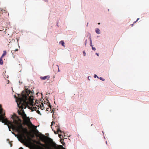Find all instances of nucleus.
Masks as SVG:
<instances>
[{
    "mask_svg": "<svg viewBox=\"0 0 149 149\" xmlns=\"http://www.w3.org/2000/svg\"><path fill=\"white\" fill-rule=\"evenodd\" d=\"M33 92L28 89L23 91L22 93V98H18L16 100L18 107L21 109L19 111H18V114L22 116L24 120V123L30 129L33 131L36 130V136L37 138V131L36 129V127L33 125L31 122L29 117L26 116V114L23 110L24 109H26L30 105H33Z\"/></svg>",
    "mask_w": 149,
    "mask_h": 149,
    "instance_id": "nucleus-1",
    "label": "nucleus"
},
{
    "mask_svg": "<svg viewBox=\"0 0 149 149\" xmlns=\"http://www.w3.org/2000/svg\"><path fill=\"white\" fill-rule=\"evenodd\" d=\"M0 121L1 120L3 123L7 125L10 131V129H12L13 130H15L19 133L22 134H24L26 131V129L24 128L21 123L17 120H14L13 124L7 120L6 117L5 113L3 112V109L1 105H0Z\"/></svg>",
    "mask_w": 149,
    "mask_h": 149,
    "instance_id": "nucleus-2",
    "label": "nucleus"
},
{
    "mask_svg": "<svg viewBox=\"0 0 149 149\" xmlns=\"http://www.w3.org/2000/svg\"><path fill=\"white\" fill-rule=\"evenodd\" d=\"M38 137L43 142L46 143L47 141L49 143H51L53 142L52 139L50 138H47L46 139V136L40 133L38 131Z\"/></svg>",
    "mask_w": 149,
    "mask_h": 149,
    "instance_id": "nucleus-3",
    "label": "nucleus"
},
{
    "mask_svg": "<svg viewBox=\"0 0 149 149\" xmlns=\"http://www.w3.org/2000/svg\"><path fill=\"white\" fill-rule=\"evenodd\" d=\"M50 148L47 144L40 143L38 139V149H49Z\"/></svg>",
    "mask_w": 149,
    "mask_h": 149,
    "instance_id": "nucleus-4",
    "label": "nucleus"
},
{
    "mask_svg": "<svg viewBox=\"0 0 149 149\" xmlns=\"http://www.w3.org/2000/svg\"><path fill=\"white\" fill-rule=\"evenodd\" d=\"M44 104L47 106L48 107H49L50 109L52 108V106L50 105V104L49 100L47 99L46 100L44 101Z\"/></svg>",
    "mask_w": 149,
    "mask_h": 149,
    "instance_id": "nucleus-5",
    "label": "nucleus"
},
{
    "mask_svg": "<svg viewBox=\"0 0 149 149\" xmlns=\"http://www.w3.org/2000/svg\"><path fill=\"white\" fill-rule=\"evenodd\" d=\"M44 106L43 103H40V102L39 103L38 102V109H39L40 107V109H41L42 110H43L44 108Z\"/></svg>",
    "mask_w": 149,
    "mask_h": 149,
    "instance_id": "nucleus-6",
    "label": "nucleus"
},
{
    "mask_svg": "<svg viewBox=\"0 0 149 149\" xmlns=\"http://www.w3.org/2000/svg\"><path fill=\"white\" fill-rule=\"evenodd\" d=\"M19 149H23V148L22 147H20ZM30 149H37V145H34L31 146Z\"/></svg>",
    "mask_w": 149,
    "mask_h": 149,
    "instance_id": "nucleus-7",
    "label": "nucleus"
},
{
    "mask_svg": "<svg viewBox=\"0 0 149 149\" xmlns=\"http://www.w3.org/2000/svg\"><path fill=\"white\" fill-rule=\"evenodd\" d=\"M50 78V77L49 75L45 76V77H40V78L42 80H45L46 79H47V80H48Z\"/></svg>",
    "mask_w": 149,
    "mask_h": 149,
    "instance_id": "nucleus-8",
    "label": "nucleus"
},
{
    "mask_svg": "<svg viewBox=\"0 0 149 149\" xmlns=\"http://www.w3.org/2000/svg\"><path fill=\"white\" fill-rule=\"evenodd\" d=\"M54 133L56 134H58L59 132L61 133L62 131L60 130V129L59 128V127L57 129V132H56L55 131H54Z\"/></svg>",
    "mask_w": 149,
    "mask_h": 149,
    "instance_id": "nucleus-9",
    "label": "nucleus"
},
{
    "mask_svg": "<svg viewBox=\"0 0 149 149\" xmlns=\"http://www.w3.org/2000/svg\"><path fill=\"white\" fill-rule=\"evenodd\" d=\"M6 54V52L5 50H4L3 51V53L2 54L1 56V58H3L4 56H5Z\"/></svg>",
    "mask_w": 149,
    "mask_h": 149,
    "instance_id": "nucleus-10",
    "label": "nucleus"
},
{
    "mask_svg": "<svg viewBox=\"0 0 149 149\" xmlns=\"http://www.w3.org/2000/svg\"><path fill=\"white\" fill-rule=\"evenodd\" d=\"M96 32L97 34L100 33V29L98 28H96L95 29Z\"/></svg>",
    "mask_w": 149,
    "mask_h": 149,
    "instance_id": "nucleus-11",
    "label": "nucleus"
},
{
    "mask_svg": "<svg viewBox=\"0 0 149 149\" xmlns=\"http://www.w3.org/2000/svg\"><path fill=\"white\" fill-rule=\"evenodd\" d=\"M2 58L1 57L0 58V64L1 65H2L3 64V61L2 59Z\"/></svg>",
    "mask_w": 149,
    "mask_h": 149,
    "instance_id": "nucleus-12",
    "label": "nucleus"
},
{
    "mask_svg": "<svg viewBox=\"0 0 149 149\" xmlns=\"http://www.w3.org/2000/svg\"><path fill=\"white\" fill-rule=\"evenodd\" d=\"M59 43H61L62 46H64V47H65V46H64L65 43H64V41H61Z\"/></svg>",
    "mask_w": 149,
    "mask_h": 149,
    "instance_id": "nucleus-13",
    "label": "nucleus"
},
{
    "mask_svg": "<svg viewBox=\"0 0 149 149\" xmlns=\"http://www.w3.org/2000/svg\"><path fill=\"white\" fill-rule=\"evenodd\" d=\"M89 39L90 40V46L92 47L93 45L92 44V41L91 40V37L89 38Z\"/></svg>",
    "mask_w": 149,
    "mask_h": 149,
    "instance_id": "nucleus-14",
    "label": "nucleus"
},
{
    "mask_svg": "<svg viewBox=\"0 0 149 149\" xmlns=\"http://www.w3.org/2000/svg\"><path fill=\"white\" fill-rule=\"evenodd\" d=\"M100 80H102V81H104L105 80V79L103 78L102 77H100Z\"/></svg>",
    "mask_w": 149,
    "mask_h": 149,
    "instance_id": "nucleus-15",
    "label": "nucleus"
},
{
    "mask_svg": "<svg viewBox=\"0 0 149 149\" xmlns=\"http://www.w3.org/2000/svg\"><path fill=\"white\" fill-rule=\"evenodd\" d=\"M92 49L93 50H94V51H95L96 50V49L95 47H92Z\"/></svg>",
    "mask_w": 149,
    "mask_h": 149,
    "instance_id": "nucleus-16",
    "label": "nucleus"
},
{
    "mask_svg": "<svg viewBox=\"0 0 149 149\" xmlns=\"http://www.w3.org/2000/svg\"><path fill=\"white\" fill-rule=\"evenodd\" d=\"M139 18H138V19H137V20H136V21H135V22H134V23H136L137 22V21H138V20H139Z\"/></svg>",
    "mask_w": 149,
    "mask_h": 149,
    "instance_id": "nucleus-17",
    "label": "nucleus"
},
{
    "mask_svg": "<svg viewBox=\"0 0 149 149\" xmlns=\"http://www.w3.org/2000/svg\"><path fill=\"white\" fill-rule=\"evenodd\" d=\"M53 123H54V124L55 123V122H53V121L52 122V124L51 125V127H52V125H53Z\"/></svg>",
    "mask_w": 149,
    "mask_h": 149,
    "instance_id": "nucleus-18",
    "label": "nucleus"
},
{
    "mask_svg": "<svg viewBox=\"0 0 149 149\" xmlns=\"http://www.w3.org/2000/svg\"><path fill=\"white\" fill-rule=\"evenodd\" d=\"M38 114H39L40 115H41V114L40 113V111H39V110H38Z\"/></svg>",
    "mask_w": 149,
    "mask_h": 149,
    "instance_id": "nucleus-19",
    "label": "nucleus"
},
{
    "mask_svg": "<svg viewBox=\"0 0 149 149\" xmlns=\"http://www.w3.org/2000/svg\"><path fill=\"white\" fill-rule=\"evenodd\" d=\"M83 54H84V56H85V55H86V53H85V51H84L83 52Z\"/></svg>",
    "mask_w": 149,
    "mask_h": 149,
    "instance_id": "nucleus-20",
    "label": "nucleus"
},
{
    "mask_svg": "<svg viewBox=\"0 0 149 149\" xmlns=\"http://www.w3.org/2000/svg\"><path fill=\"white\" fill-rule=\"evenodd\" d=\"M18 51V49H16L14 50V52H15L16 51Z\"/></svg>",
    "mask_w": 149,
    "mask_h": 149,
    "instance_id": "nucleus-21",
    "label": "nucleus"
},
{
    "mask_svg": "<svg viewBox=\"0 0 149 149\" xmlns=\"http://www.w3.org/2000/svg\"><path fill=\"white\" fill-rule=\"evenodd\" d=\"M87 40H86L85 41V45H86V44L87 43Z\"/></svg>",
    "mask_w": 149,
    "mask_h": 149,
    "instance_id": "nucleus-22",
    "label": "nucleus"
},
{
    "mask_svg": "<svg viewBox=\"0 0 149 149\" xmlns=\"http://www.w3.org/2000/svg\"><path fill=\"white\" fill-rule=\"evenodd\" d=\"M97 77V75L96 74H95L94 76V78H96Z\"/></svg>",
    "mask_w": 149,
    "mask_h": 149,
    "instance_id": "nucleus-23",
    "label": "nucleus"
},
{
    "mask_svg": "<svg viewBox=\"0 0 149 149\" xmlns=\"http://www.w3.org/2000/svg\"><path fill=\"white\" fill-rule=\"evenodd\" d=\"M1 11H2V12H5V10H1Z\"/></svg>",
    "mask_w": 149,
    "mask_h": 149,
    "instance_id": "nucleus-24",
    "label": "nucleus"
},
{
    "mask_svg": "<svg viewBox=\"0 0 149 149\" xmlns=\"http://www.w3.org/2000/svg\"><path fill=\"white\" fill-rule=\"evenodd\" d=\"M61 135L59 134V136L61 138Z\"/></svg>",
    "mask_w": 149,
    "mask_h": 149,
    "instance_id": "nucleus-25",
    "label": "nucleus"
},
{
    "mask_svg": "<svg viewBox=\"0 0 149 149\" xmlns=\"http://www.w3.org/2000/svg\"><path fill=\"white\" fill-rule=\"evenodd\" d=\"M134 23L133 24H131V25L132 26H133V24H134Z\"/></svg>",
    "mask_w": 149,
    "mask_h": 149,
    "instance_id": "nucleus-26",
    "label": "nucleus"
},
{
    "mask_svg": "<svg viewBox=\"0 0 149 149\" xmlns=\"http://www.w3.org/2000/svg\"><path fill=\"white\" fill-rule=\"evenodd\" d=\"M54 109H53V110L52 111H51V112H53V111H54Z\"/></svg>",
    "mask_w": 149,
    "mask_h": 149,
    "instance_id": "nucleus-27",
    "label": "nucleus"
},
{
    "mask_svg": "<svg viewBox=\"0 0 149 149\" xmlns=\"http://www.w3.org/2000/svg\"><path fill=\"white\" fill-rule=\"evenodd\" d=\"M96 54H97V56H98V54H97V53H96Z\"/></svg>",
    "mask_w": 149,
    "mask_h": 149,
    "instance_id": "nucleus-28",
    "label": "nucleus"
},
{
    "mask_svg": "<svg viewBox=\"0 0 149 149\" xmlns=\"http://www.w3.org/2000/svg\"><path fill=\"white\" fill-rule=\"evenodd\" d=\"M37 100H36V103H37Z\"/></svg>",
    "mask_w": 149,
    "mask_h": 149,
    "instance_id": "nucleus-29",
    "label": "nucleus"
},
{
    "mask_svg": "<svg viewBox=\"0 0 149 149\" xmlns=\"http://www.w3.org/2000/svg\"><path fill=\"white\" fill-rule=\"evenodd\" d=\"M9 81L8 80V82L7 83H9Z\"/></svg>",
    "mask_w": 149,
    "mask_h": 149,
    "instance_id": "nucleus-30",
    "label": "nucleus"
},
{
    "mask_svg": "<svg viewBox=\"0 0 149 149\" xmlns=\"http://www.w3.org/2000/svg\"><path fill=\"white\" fill-rule=\"evenodd\" d=\"M98 24H100V23H98Z\"/></svg>",
    "mask_w": 149,
    "mask_h": 149,
    "instance_id": "nucleus-31",
    "label": "nucleus"
},
{
    "mask_svg": "<svg viewBox=\"0 0 149 149\" xmlns=\"http://www.w3.org/2000/svg\"><path fill=\"white\" fill-rule=\"evenodd\" d=\"M88 23H87V26H88Z\"/></svg>",
    "mask_w": 149,
    "mask_h": 149,
    "instance_id": "nucleus-32",
    "label": "nucleus"
},
{
    "mask_svg": "<svg viewBox=\"0 0 149 149\" xmlns=\"http://www.w3.org/2000/svg\"><path fill=\"white\" fill-rule=\"evenodd\" d=\"M53 118H54V114H53Z\"/></svg>",
    "mask_w": 149,
    "mask_h": 149,
    "instance_id": "nucleus-33",
    "label": "nucleus"
},
{
    "mask_svg": "<svg viewBox=\"0 0 149 149\" xmlns=\"http://www.w3.org/2000/svg\"><path fill=\"white\" fill-rule=\"evenodd\" d=\"M36 95H37V93H36Z\"/></svg>",
    "mask_w": 149,
    "mask_h": 149,
    "instance_id": "nucleus-34",
    "label": "nucleus"
},
{
    "mask_svg": "<svg viewBox=\"0 0 149 149\" xmlns=\"http://www.w3.org/2000/svg\"><path fill=\"white\" fill-rule=\"evenodd\" d=\"M36 144H37V142H36Z\"/></svg>",
    "mask_w": 149,
    "mask_h": 149,
    "instance_id": "nucleus-35",
    "label": "nucleus"
},
{
    "mask_svg": "<svg viewBox=\"0 0 149 149\" xmlns=\"http://www.w3.org/2000/svg\"><path fill=\"white\" fill-rule=\"evenodd\" d=\"M39 125H38V127H39Z\"/></svg>",
    "mask_w": 149,
    "mask_h": 149,
    "instance_id": "nucleus-36",
    "label": "nucleus"
}]
</instances>
